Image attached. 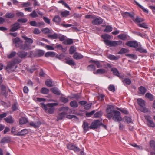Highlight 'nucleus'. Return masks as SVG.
I'll use <instances>...</instances> for the list:
<instances>
[{"instance_id":"nucleus-1","label":"nucleus","mask_w":155,"mask_h":155,"mask_svg":"<svg viewBox=\"0 0 155 155\" xmlns=\"http://www.w3.org/2000/svg\"><path fill=\"white\" fill-rule=\"evenodd\" d=\"M107 117L109 119L111 118L115 122H120L122 120L121 114L118 111L115 110L112 106H109L106 110Z\"/></svg>"},{"instance_id":"nucleus-2","label":"nucleus","mask_w":155,"mask_h":155,"mask_svg":"<svg viewBox=\"0 0 155 155\" xmlns=\"http://www.w3.org/2000/svg\"><path fill=\"white\" fill-rule=\"evenodd\" d=\"M101 37L104 39L103 41L108 46L110 47H116L118 45H121L122 42L121 41H112L108 40V39L110 38V36L107 34H105L101 36Z\"/></svg>"},{"instance_id":"nucleus-3","label":"nucleus","mask_w":155,"mask_h":155,"mask_svg":"<svg viewBox=\"0 0 155 155\" xmlns=\"http://www.w3.org/2000/svg\"><path fill=\"white\" fill-rule=\"evenodd\" d=\"M41 107L43 108L45 111L48 110V112L50 114H53L54 110V108L53 107L58 105L57 103H49L47 104L46 105L44 103H40Z\"/></svg>"},{"instance_id":"nucleus-4","label":"nucleus","mask_w":155,"mask_h":155,"mask_svg":"<svg viewBox=\"0 0 155 155\" xmlns=\"http://www.w3.org/2000/svg\"><path fill=\"white\" fill-rule=\"evenodd\" d=\"M101 121L99 120H94L90 126V129H97L102 124V122H101Z\"/></svg>"},{"instance_id":"nucleus-5","label":"nucleus","mask_w":155,"mask_h":155,"mask_svg":"<svg viewBox=\"0 0 155 155\" xmlns=\"http://www.w3.org/2000/svg\"><path fill=\"white\" fill-rule=\"evenodd\" d=\"M17 68V66L15 65L11 62L8 63L6 68V70L8 72H12L15 71V69Z\"/></svg>"},{"instance_id":"nucleus-6","label":"nucleus","mask_w":155,"mask_h":155,"mask_svg":"<svg viewBox=\"0 0 155 155\" xmlns=\"http://www.w3.org/2000/svg\"><path fill=\"white\" fill-rule=\"evenodd\" d=\"M13 43L15 44V46L17 48H19L21 49V47L23 45V42L20 40V38L16 37L13 39Z\"/></svg>"},{"instance_id":"nucleus-7","label":"nucleus","mask_w":155,"mask_h":155,"mask_svg":"<svg viewBox=\"0 0 155 155\" xmlns=\"http://www.w3.org/2000/svg\"><path fill=\"white\" fill-rule=\"evenodd\" d=\"M137 102L139 105L143 108V110H142V112H145L147 111L146 108L145 107V101L144 100L140 98L138 99Z\"/></svg>"},{"instance_id":"nucleus-8","label":"nucleus","mask_w":155,"mask_h":155,"mask_svg":"<svg viewBox=\"0 0 155 155\" xmlns=\"http://www.w3.org/2000/svg\"><path fill=\"white\" fill-rule=\"evenodd\" d=\"M93 20L92 21L91 23L94 25H99L102 23L103 19L99 17H94Z\"/></svg>"},{"instance_id":"nucleus-9","label":"nucleus","mask_w":155,"mask_h":155,"mask_svg":"<svg viewBox=\"0 0 155 155\" xmlns=\"http://www.w3.org/2000/svg\"><path fill=\"white\" fill-rule=\"evenodd\" d=\"M126 45L129 47L136 48L138 46L137 42L135 41H129L126 43Z\"/></svg>"},{"instance_id":"nucleus-10","label":"nucleus","mask_w":155,"mask_h":155,"mask_svg":"<svg viewBox=\"0 0 155 155\" xmlns=\"http://www.w3.org/2000/svg\"><path fill=\"white\" fill-rule=\"evenodd\" d=\"M64 62L65 63L71 66H74L76 64L74 61L69 57L66 58L64 59Z\"/></svg>"},{"instance_id":"nucleus-11","label":"nucleus","mask_w":155,"mask_h":155,"mask_svg":"<svg viewBox=\"0 0 155 155\" xmlns=\"http://www.w3.org/2000/svg\"><path fill=\"white\" fill-rule=\"evenodd\" d=\"M111 71L112 72L113 74L118 77L119 78L123 79L124 78L123 75H120V74L118 70L115 68H112L111 69Z\"/></svg>"},{"instance_id":"nucleus-12","label":"nucleus","mask_w":155,"mask_h":155,"mask_svg":"<svg viewBox=\"0 0 155 155\" xmlns=\"http://www.w3.org/2000/svg\"><path fill=\"white\" fill-rule=\"evenodd\" d=\"M12 27L10 29L11 32H15L20 28V24L18 22H16L12 25Z\"/></svg>"},{"instance_id":"nucleus-13","label":"nucleus","mask_w":155,"mask_h":155,"mask_svg":"<svg viewBox=\"0 0 155 155\" xmlns=\"http://www.w3.org/2000/svg\"><path fill=\"white\" fill-rule=\"evenodd\" d=\"M45 53L44 51L38 49L34 53L33 55L35 57H38L43 56Z\"/></svg>"},{"instance_id":"nucleus-14","label":"nucleus","mask_w":155,"mask_h":155,"mask_svg":"<svg viewBox=\"0 0 155 155\" xmlns=\"http://www.w3.org/2000/svg\"><path fill=\"white\" fill-rule=\"evenodd\" d=\"M12 141L11 138L10 137H5L3 138L0 141L1 143H10Z\"/></svg>"},{"instance_id":"nucleus-15","label":"nucleus","mask_w":155,"mask_h":155,"mask_svg":"<svg viewBox=\"0 0 155 155\" xmlns=\"http://www.w3.org/2000/svg\"><path fill=\"white\" fill-rule=\"evenodd\" d=\"M67 114L66 112H63L60 113L57 116L56 120L58 121L62 120Z\"/></svg>"},{"instance_id":"nucleus-16","label":"nucleus","mask_w":155,"mask_h":155,"mask_svg":"<svg viewBox=\"0 0 155 155\" xmlns=\"http://www.w3.org/2000/svg\"><path fill=\"white\" fill-rule=\"evenodd\" d=\"M5 121L8 123L12 124L14 122V120L11 116H10L4 119Z\"/></svg>"},{"instance_id":"nucleus-17","label":"nucleus","mask_w":155,"mask_h":155,"mask_svg":"<svg viewBox=\"0 0 155 155\" xmlns=\"http://www.w3.org/2000/svg\"><path fill=\"white\" fill-rule=\"evenodd\" d=\"M41 124V123L40 121H37L35 122H31L30 123V125L35 128L39 127Z\"/></svg>"},{"instance_id":"nucleus-18","label":"nucleus","mask_w":155,"mask_h":155,"mask_svg":"<svg viewBox=\"0 0 155 155\" xmlns=\"http://www.w3.org/2000/svg\"><path fill=\"white\" fill-rule=\"evenodd\" d=\"M28 130L25 129L18 132L17 134H14V135H17L18 136L24 135L27 134L28 133Z\"/></svg>"},{"instance_id":"nucleus-19","label":"nucleus","mask_w":155,"mask_h":155,"mask_svg":"<svg viewBox=\"0 0 155 155\" xmlns=\"http://www.w3.org/2000/svg\"><path fill=\"white\" fill-rule=\"evenodd\" d=\"M18 56L21 58H25L27 56L28 53L27 52L23 51H20L17 53Z\"/></svg>"},{"instance_id":"nucleus-20","label":"nucleus","mask_w":155,"mask_h":155,"mask_svg":"<svg viewBox=\"0 0 155 155\" xmlns=\"http://www.w3.org/2000/svg\"><path fill=\"white\" fill-rule=\"evenodd\" d=\"M73 57L76 60H78L82 58H83V56L80 53L75 52L74 53Z\"/></svg>"},{"instance_id":"nucleus-21","label":"nucleus","mask_w":155,"mask_h":155,"mask_svg":"<svg viewBox=\"0 0 155 155\" xmlns=\"http://www.w3.org/2000/svg\"><path fill=\"white\" fill-rule=\"evenodd\" d=\"M139 92V93L140 94L144 95L147 91V89L144 87L141 86L138 88Z\"/></svg>"},{"instance_id":"nucleus-22","label":"nucleus","mask_w":155,"mask_h":155,"mask_svg":"<svg viewBox=\"0 0 155 155\" xmlns=\"http://www.w3.org/2000/svg\"><path fill=\"white\" fill-rule=\"evenodd\" d=\"M82 127L84 129V131L85 132L87 131L90 128V126H89L88 123L86 121H84Z\"/></svg>"},{"instance_id":"nucleus-23","label":"nucleus","mask_w":155,"mask_h":155,"mask_svg":"<svg viewBox=\"0 0 155 155\" xmlns=\"http://www.w3.org/2000/svg\"><path fill=\"white\" fill-rule=\"evenodd\" d=\"M22 37L25 40V43H28L30 45L33 43V40L32 39L29 38L25 36H22Z\"/></svg>"},{"instance_id":"nucleus-24","label":"nucleus","mask_w":155,"mask_h":155,"mask_svg":"<svg viewBox=\"0 0 155 155\" xmlns=\"http://www.w3.org/2000/svg\"><path fill=\"white\" fill-rule=\"evenodd\" d=\"M61 20V19L59 16L58 15H55L52 20V21H54L57 24L60 23Z\"/></svg>"},{"instance_id":"nucleus-25","label":"nucleus","mask_w":155,"mask_h":155,"mask_svg":"<svg viewBox=\"0 0 155 155\" xmlns=\"http://www.w3.org/2000/svg\"><path fill=\"white\" fill-rule=\"evenodd\" d=\"M122 15L124 17H129L132 18L133 20L134 16V15L133 13L131 14L130 13L127 12L123 13L122 14Z\"/></svg>"},{"instance_id":"nucleus-26","label":"nucleus","mask_w":155,"mask_h":155,"mask_svg":"<svg viewBox=\"0 0 155 155\" xmlns=\"http://www.w3.org/2000/svg\"><path fill=\"white\" fill-rule=\"evenodd\" d=\"M106 71L105 69L103 68H100L97 69L96 71L94 72V74H102L106 72Z\"/></svg>"},{"instance_id":"nucleus-27","label":"nucleus","mask_w":155,"mask_h":155,"mask_svg":"<svg viewBox=\"0 0 155 155\" xmlns=\"http://www.w3.org/2000/svg\"><path fill=\"white\" fill-rule=\"evenodd\" d=\"M51 90L53 93L56 95H59L61 94L58 89L56 87H54L52 88H51Z\"/></svg>"},{"instance_id":"nucleus-28","label":"nucleus","mask_w":155,"mask_h":155,"mask_svg":"<svg viewBox=\"0 0 155 155\" xmlns=\"http://www.w3.org/2000/svg\"><path fill=\"white\" fill-rule=\"evenodd\" d=\"M67 148L69 149L73 150L75 152H78L80 150V149L76 146H67Z\"/></svg>"},{"instance_id":"nucleus-29","label":"nucleus","mask_w":155,"mask_h":155,"mask_svg":"<svg viewBox=\"0 0 155 155\" xmlns=\"http://www.w3.org/2000/svg\"><path fill=\"white\" fill-rule=\"evenodd\" d=\"M70 105L74 108H76L78 107V104L76 101L74 100L71 101L70 103Z\"/></svg>"},{"instance_id":"nucleus-30","label":"nucleus","mask_w":155,"mask_h":155,"mask_svg":"<svg viewBox=\"0 0 155 155\" xmlns=\"http://www.w3.org/2000/svg\"><path fill=\"white\" fill-rule=\"evenodd\" d=\"M55 55V53L54 52L48 51L45 54V56L46 57H54Z\"/></svg>"},{"instance_id":"nucleus-31","label":"nucleus","mask_w":155,"mask_h":155,"mask_svg":"<svg viewBox=\"0 0 155 155\" xmlns=\"http://www.w3.org/2000/svg\"><path fill=\"white\" fill-rule=\"evenodd\" d=\"M145 97H146L149 99L150 101H152L154 99V96L149 93H147L145 95Z\"/></svg>"},{"instance_id":"nucleus-32","label":"nucleus","mask_w":155,"mask_h":155,"mask_svg":"<svg viewBox=\"0 0 155 155\" xmlns=\"http://www.w3.org/2000/svg\"><path fill=\"white\" fill-rule=\"evenodd\" d=\"M123 120L125 122L129 124L132 122V119L131 117L128 116H125L123 118Z\"/></svg>"},{"instance_id":"nucleus-33","label":"nucleus","mask_w":155,"mask_h":155,"mask_svg":"<svg viewBox=\"0 0 155 155\" xmlns=\"http://www.w3.org/2000/svg\"><path fill=\"white\" fill-rule=\"evenodd\" d=\"M28 120L27 118L23 117L20 118L19 121V123L21 124H25L28 122Z\"/></svg>"},{"instance_id":"nucleus-34","label":"nucleus","mask_w":155,"mask_h":155,"mask_svg":"<svg viewBox=\"0 0 155 155\" xmlns=\"http://www.w3.org/2000/svg\"><path fill=\"white\" fill-rule=\"evenodd\" d=\"M69 11L65 10L61 12L60 15L62 17H66L69 14Z\"/></svg>"},{"instance_id":"nucleus-35","label":"nucleus","mask_w":155,"mask_h":155,"mask_svg":"<svg viewBox=\"0 0 155 155\" xmlns=\"http://www.w3.org/2000/svg\"><path fill=\"white\" fill-rule=\"evenodd\" d=\"M5 17L8 18H11L15 17V14L12 12H8L5 14Z\"/></svg>"},{"instance_id":"nucleus-36","label":"nucleus","mask_w":155,"mask_h":155,"mask_svg":"<svg viewBox=\"0 0 155 155\" xmlns=\"http://www.w3.org/2000/svg\"><path fill=\"white\" fill-rule=\"evenodd\" d=\"M136 51L143 53H146L147 52V51L146 49H143L141 47L137 48Z\"/></svg>"},{"instance_id":"nucleus-37","label":"nucleus","mask_w":155,"mask_h":155,"mask_svg":"<svg viewBox=\"0 0 155 155\" xmlns=\"http://www.w3.org/2000/svg\"><path fill=\"white\" fill-rule=\"evenodd\" d=\"M117 109L125 114L128 115L129 114V111L125 108H117Z\"/></svg>"},{"instance_id":"nucleus-38","label":"nucleus","mask_w":155,"mask_h":155,"mask_svg":"<svg viewBox=\"0 0 155 155\" xmlns=\"http://www.w3.org/2000/svg\"><path fill=\"white\" fill-rule=\"evenodd\" d=\"M48 37L51 39H56L58 38V35L56 33H54L52 35H48Z\"/></svg>"},{"instance_id":"nucleus-39","label":"nucleus","mask_w":155,"mask_h":155,"mask_svg":"<svg viewBox=\"0 0 155 155\" xmlns=\"http://www.w3.org/2000/svg\"><path fill=\"white\" fill-rule=\"evenodd\" d=\"M30 45H29L27 44V43H25V44H23L22 47H21V49L23 50H28L29 49Z\"/></svg>"},{"instance_id":"nucleus-40","label":"nucleus","mask_w":155,"mask_h":155,"mask_svg":"<svg viewBox=\"0 0 155 155\" xmlns=\"http://www.w3.org/2000/svg\"><path fill=\"white\" fill-rule=\"evenodd\" d=\"M136 4L141 9H142L144 12H145L148 13V10L146 9L145 8H144L143 6L141 5L140 4H139L138 2H137L136 1L135 2Z\"/></svg>"},{"instance_id":"nucleus-41","label":"nucleus","mask_w":155,"mask_h":155,"mask_svg":"<svg viewBox=\"0 0 155 155\" xmlns=\"http://www.w3.org/2000/svg\"><path fill=\"white\" fill-rule=\"evenodd\" d=\"M49 91L48 89L45 87L42 88L41 90V92L44 94H47Z\"/></svg>"},{"instance_id":"nucleus-42","label":"nucleus","mask_w":155,"mask_h":155,"mask_svg":"<svg viewBox=\"0 0 155 155\" xmlns=\"http://www.w3.org/2000/svg\"><path fill=\"white\" fill-rule=\"evenodd\" d=\"M112 27L110 26L107 25L106 26V28L104 30V32H110L112 31Z\"/></svg>"},{"instance_id":"nucleus-43","label":"nucleus","mask_w":155,"mask_h":155,"mask_svg":"<svg viewBox=\"0 0 155 155\" xmlns=\"http://www.w3.org/2000/svg\"><path fill=\"white\" fill-rule=\"evenodd\" d=\"M45 84L48 87H51L53 86L52 81L50 80H47L45 81Z\"/></svg>"},{"instance_id":"nucleus-44","label":"nucleus","mask_w":155,"mask_h":155,"mask_svg":"<svg viewBox=\"0 0 155 155\" xmlns=\"http://www.w3.org/2000/svg\"><path fill=\"white\" fill-rule=\"evenodd\" d=\"M108 58L111 60H117L119 59V57H116L113 55L109 54L108 56Z\"/></svg>"},{"instance_id":"nucleus-45","label":"nucleus","mask_w":155,"mask_h":155,"mask_svg":"<svg viewBox=\"0 0 155 155\" xmlns=\"http://www.w3.org/2000/svg\"><path fill=\"white\" fill-rule=\"evenodd\" d=\"M129 51V50L128 49L125 48H121L120 51L118 52L119 54H123V53H128Z\"/></svg>"},{"instance_id":"nucleus-46","label":"nucleus","mask_w":155,"mask_h":155,"mask_svg":"<svg viewBox=\"0 0 155 155\" xmlns=\"http://www.w3.org/2000/svg\"><path fill=\"white\" fill-rule=\"evenodd\" d=\"M29 16L33 18H35L38 17V15L35 10H33L32 12L29 14Z\"/></svg>"},{"instance_id":"nucleus-47","label":"nucleus","mask_w":155,"mask_h":155,"mask_svg":"<svg viewBox=\"0 0 155 155\" xmlns=\"http://www.w3.org/2000/svg\"><path fill=\"white\" fill-rule=\"evenodd\" d=\"M126 56L129 57L130 58L136 59L137 58V56L136 55L133 54H126Z\"/></svg>"},{"instance_id":"nucleus-48","label":"nucleus","mask_w":155,"mask_h":155,"mask_svg":"<svg viewBox=\"0 0 155 155\" xmlns=\"http://www.w3.org/2000/svg\"><path fill=\"white\" fill-rule=\"evenodd\" d=\"M16 54V52L12 51L7 56V57L9 59H11L15 56Z\"/></svg>"},{"instance_id":"nucleus-49","label":"nucleus","mask_w":155,"mask_h":155,"mask_svg":"<svg viewBox=\"0 0 155 155\" xmlns=\"http://www.w3.org/2000/svg\"><path fill=\"white\" fill-rule=\"evenodd\" d=\"M133 21L135 22L140 23L143 21H144V20L143 18H140L138 16H137L135 20H133Z\"/></svg>"},{"instance_id":"nucleus-50","label":"nucleus","mask_w":155,"mask_h":155,"mask_svg":"<svg viewBox=\"0 0 155 155\" xmlns=\"http://www.w3.org/2000/svg\"><path fill=\"white\" fill-rule=\"evenodd\" d=\"M122 82L123 83H125L129 85H130L131 82V80L127 78H125L123 80Z\"/></svg>"},{"instance_id":"nucleus-51","label":"nucleus","mask_w":155,"mask_h":155,"mask_svg":"<svg viewBox=\"0 0 155 155\" xmlns=\"http://www.w3.org/2000/svg\"><path fill=\"white\" fill-rule=\"evenodd\" d=\"M138 26L140 27L143 28L145 29L148 28V26L145 23H143L142 24L139 23L137 24Z\"/></svg>"},{"instance_id":"nucleus-52","label":"nucleus","mask_w":155,"mask_h":155,"mask_svg":"<svg viewBox=\"0 0 155 155\" xmlns=\"http://www.w3.org/2000/svg\"><path fill=\"white\" fill-rule=\"evenodd\" d=\"M12 63L13 64H14L15 65L16 64H19L21 62V60L19 59L18 58H15L12 61H11Z\"/></svg>"},{"instance_id":"nucleus-53","label":"nucleus","mask_w":155,"mask_h":155,"mask_svg":"<svg viewBox=\"0 0 155 155\" xmlns=\"http://www.w3.org/2000/svg\"><path fill=\"white\" fill-rule=\"evenodd\" d=\"M102 114L101 111L97 112L94 114V117L95 118L100 117L102 116Z\"/></svg>"},{"instance_id":"nucleus-54","label":"nucleus","mask_w":155,"mask_h":155,"mask_svg":"<svg viewBox=\"0 0 155 155\" xmlns=\"http://www.w3.org/2000/svg\"><path fill=\"white\" fill-rule=\"evenodd\" d=\"M1 94H5L6 91V87L4 85H2L1 86Z\"/></svg>"},{"instance_id":"nucleus-55","label":"nucleus","mask_w":155,"mask_h":155,"mask_svg":"<svg viewBox=\"0 0 155 155\" xmlns=\"http://www.w3.org/2000/svg\"><path fill=\"white\" fill-rule=\"evenodd\" d=\"M148 125L152 127H155V124L151 120L147 122Z\"/></svg>"},{"instance_id":"nucleus-56","label":"nucleus","mask_w":155,"mask_h":155,"mask_svg":"<svg viewBox=\"0 0 155 155\" xmlns=\"http://www.w3.org/2000/svg\"><path fill=\"white\" fill-rule=\"evenodd\" d=\"M118 37L120 39L125 40L127 38L126 35L125 34H120L118 36Z\"/></svg>"},{"instance_id":"nucleus-57","label":"nucleus","mask_w":155,"mask_h":155,"mask_svg":"<svg viewBox=\"0 0 155 155\" xmlns=\"http://www.w3.org/2000/svg\"><path fill=\"white\" fill-rule=\"evenodd\" d=\"M76 49L73 46H72L71 47L69 50V53L70 54H72L74 53V52L76 51Z\"/></svg>"},{"instance_id":"nucleus-58","label":"nucleus","mask_w":155,"mask_h":155,"mask_svg":"<svg viewBox=\"0 0 155 155\" xmlns=\"http://www.w3.org/2000/svg\"><path fill=\"white\" fill-rule=\"evenodd\" d=\"M15 15L16 17L20 18L23 17L24 15V13L21 12L16 13Z\"/></svg>"},{"instance_id":"nucleus-59","label":"nucleus","mask_w":155,"mask_h":155,"mask_svg":"<svg viewBox=\"0 0 155 155\" xmlns=\"http://www.w3.org/2000/svg\"><path fill=\"white\" fill-rule=\"evenodd\" d=\"M60 100L61 101L64 103H66L68 101V99L67 98L64 97H61Z\"/></svg>"},{"instance_id":"nucleus-60","label":"nucleus","mask_w":155,"mask_h":155,"mask_svg":"<svg viewBox=\"0 0 155 155\" xmlns=\"http://www.w3.org/2000/svg\"><path fill=\"white\" fill-rule=\"evenodd\" d=\"M91 27L92 28V31H94L95 32H97L100 31V28L94 26H92Z\"/></svg>"},{"instance_id":"nucleus-61","label":"nucleus","mask_w":155,"mask_h":155,"mask_svg":"<svg viewBox=\"0 0 155 155\" xmlns=\"http://www.w3.org/2000/svg\"><path fill=\"white\" fill-rule=\"evenodd\" d=\"M108 89L110 91L114 92L115 91V87L113 85H110L109 86Z\"/></svg>"},{"instance_id":"nucleus-62","label":"nucleus","mask_w":155,"mask_h":155,"mask_svg":"<svg viewBox=\"0 0 155 155\" xmlns=\"http://www.w3.org/2000/svg\"><path fill=\"white\" fill-rule=\"evenodd\" d=\"M64 42L67 45H71L73 42V40L71 39H67Z\"/></svg>"},{"instance_id":"nucleus-63","label":"nucleus","mask_w":155,"mask_h":155,"mask_svg":"<svg viewBox=\"0 0 155 155\" xmlns=\"http://www.w3.org/2000/svg\"><path fill=\"white\" fill-rule=\"evenodd\" d=\"M42 31L45 34L50 33L51 32L50 30L47 28H45L42 29Z\"/></svg>"},{"instance_id":"nucleus-64","label":"nucleus","mask_w":155,"mask_h":155,"mask_svg":"<svg viewBox=\"0 0 155 155\" xmlns=\"http://www.w3.org/2000/svg\"><path fill=\"white\" fill-rule=\"evenodd\" d=\"M31 3L29 2L23 3L21 4L22 6L23 7H28L30 6Z\"/></svg>"}]
</instances>
